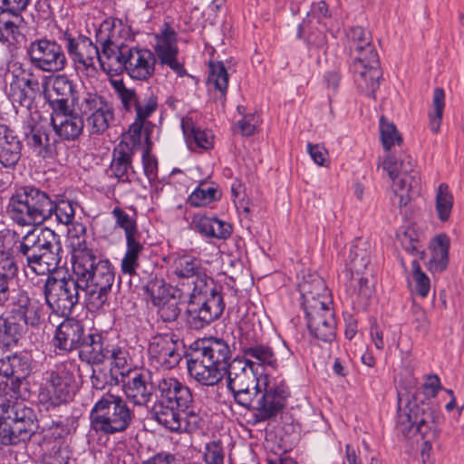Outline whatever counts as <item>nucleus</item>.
<instances>
[{
    "label": "nucleus",
    "mask_w": 464,
    "mask_h": 464,
    "mask_svg": "<svg viewBox=\"0 0 464 464\" xmlns=\"http://www.w3.org/2000/svg\"><path fill=\"white\" fill-rule=\"evenodd\" d=\"M91 381L92 387L96 390H103L108 385H111L114 382H118V380L113 377L112 372H107L106 371H103L101 368L92 369Z\"/></svg>",
    "instance_id": "obj_63"
},
{
    "label": "nucleus",
    "mask_w": 464,
    "mask_h": 464,
    "mask_svg": "<svg viewBox=\"0 0 464 464\" xmlns=\"http://www.w3.org/2000/svg\"><path fill=\"white\" fill-rule=\"evenodd\" d=\"M25 53L31 65L42 72H58L67 64L63 47L55 41L34 40L26 47Z\"/></svg>",
    "instance_id": "obj_14"
},
{
    "label": "nucleus",
    "mask_w": 464,
    "mask_h": 464,
    "mask_svg": "<svg viewBox=\"0 0 464 464\" xmlns=\"http://www.w3.org/2000/svg\"><path fill=\"white\" fill-rule=\"evenodd\" d=\"M208 85L209 91L216 92V98L224 102L228 86V73L222 62L209 63Z\"/></svg>",
    "instance_id": "obj_41"
},
{
    "label": "nucleus",
    "mask_w": 464,
    "mask_h": 464,
    "mask_svg": "<svg viewBox=\"0 0 464 464\" xmlns=\"http://www.w3.org/2000/svg\"><path fill=\"white\" fill-rule=\"evenodd\" d=\"M22 142L9 127L0 124V164L13 169L21 158Z\"/></svg>",
    "instance_id": "obj_31"
},
{
    "label": "nucleus",
    "mask_w": 464,
    "mask_h": 464,
    "mask_svg": "<svg viewBox=\"0 0 464 464\" xmlns=\"http://www.w3.org/2000/svg\"><path fill=\"white\" fill-rule=\"evenodd\" d=\"M148 118H139L136 115L135 121L130 126L128 132L124 135L121 142H125L135 153L136 149L142 143H149V122Z\"/></svg>",
    "instance_id": "obj_43"
},
{
    "label": "nucleus",
    "mask_w": 464,
    "mask_h": 464,
    "mask_svg": "<svg viewBox=\"0 0 464 464\" xmlns=\"http://www.w3.org/2000/svg\"><path fill=\"white\" fill-rule=\"evenodd\" d=\"M194 352L198 353L200 356L217 365L225 372L230 366L231 351L228 344L222 339L210 338L202 340L197 344Z\"/></svg>",
    "instance_id": "obj_29"
},
{
    "label": "nucleus",
    "mask_w": 464,
    "mask_h": 464,
    "mask_svg": "<svg viewBox=\"0 0 464 464\" xmlns=\"http://www.w3.org/2000/svg\"><path fill=\"white\" fill-rule=\"evenodd\" d=\"M79 366L73 360L55 365L46 373L45 382L39 392V401L49 407H56L69 401L75 390V372Z\"/></svg>",
    "instance_id": "obj_11"
},
{
    "label": "nucleus",
    "mask_w": 464,
    "mask_h": 464,
    "mask_svg": "<svg viewBox=\"0 0 464 464\" xmlns=\"http://www.w3.org/2000/svg\"><path fill=\"white\" fill-rule=\"evenodd\" d=\"M182 411L179 407L168 404L156 399L152 408V418L160 425L172 432L180 431V416Z\"/></svg>",
    "instance_id": "obj_38"
},
{
    "label": "nucleus",
    "mask_w": 464,
    "mask_h": 464,
    "mask_svg": "<svg viewBox=\"0 0 464 464\" xmlns=\"http://www.w3.org/2000/svg\"><path fill=\"white\" fill-rule=\"evenodd\" d=\"M27 145L40 157L53 158L57 152L59 142L50 136V133L42 126H29L25 132Z\"/></svg>",
    "instance_id": "obj_33"
},
{
    "label": "nucleus",
    "mask_w": 464,
    "mask_h": 464,
    "mask_svg": "<svg viewBox=\"0 0 464 464\" xmlns=\"http://www.w3.org/2000/svg\"><path fill=\"white\" fill-rule=\"evenodd\" d=\"M19 266L14 256L0 252V309L7 305L18 280Z\"/></svg>",
    "instance_id": "obj_28"
},
{
    "label": "nucleus",
    "mask_w": 464,
    "mask_h": 464,
    "mask_svg": "<svg viewBox=\"0 0 464 464\" xmlns=\"http://www.w3.org/2000/svg\"><path fill=\"white\" fill-rule=\"evenodd\" d=\"M134 416L133 410L122 397L106 392L94 402L90 412V422L94 431L113 435L125 431Z\"/></svg>",
    "instance_id": "obj_8"
},
{
    "label": "nucleus",
    "mask_w": 464,
    "mask_h": 464,
    "mask_svg": "<svg viewBox=\"0 0 464 464\" xmlns=\"http://www.w3.org/2000/svg\"><path fill=\"white\" fill-rule=\"evenodd\" d=\"M154 388L157 399L179 407L182 411L192 408L193 395L190 389L177 378L162 376L155 380Z\"/></svg>",
    "instance_id": "obj_19"
},
{
    "label": "nucleus",
    "mask_w": 464,
    "mask_h": 464,
    "mask_svg": "<svg viewBox=\"0 0 464 464\" xmlns=\"http://www.w3.org/2000/svg\"><path fill=\"white\" fill-rule=\"evenodd\" d=\"M183 412L185 417L180 416L179 432H193L200 428L201 418L193 409L189 408Z\"/></svg>",
    "instance_id": "obj_64"
},
{
    "label": "nucleus",
    "mask_w": 464,
    "mask_h": 464,
    "mask_svg": "<svg viewBox=\"0 0 464 464\" xmlns=\"http://www.w3.org/2000/svg\"><path fill=\"white\" fill-rule=\"evenodd\" d=\"M146 292L150 295L154 306L172 297L162 279H150L146 285Z\"/></svg>",
    "instance_id": "obj_56"
},
{
    "label": "nucleus",
    "mask_w": 464,
    "mask_h": 464,
    "mask_svg": "<svg viewBox=\"0 0 464 464\" xmlns=\"http://www.w3.org/2000/svg\"><path fill=\"white\" fill-rule=\"evenodd\" d=\"M249 361L235 358L227 369V388L235 401L253 411L255 424L271 420L285 407L289 394L285 385L267 375L256 377Z\"/></svg>",
    "instance_id": "obj_1"
},
{
    "label": "nucleus",
    "mask_w": 464,
    "mask_h": 464,
    "mask_svg": "<svg viewBox=\"0 0 464 464\" xmlns=\"http://www.w3.org/2000/svg\"><path fill=\"white\" fill-rule=\"evenodd\" d=\"M11 428V434L14 445L26 441L36 432L38 422L27 423L26 421H8Z\"/></svg>",
    "instance_id": "obj_53"
},
{
    "label": "nucleus",
    "mask_w": 464,
    "mask_h": 464,
    "mask_svg": "<svg viewBox=\"0 0 464 464\" xmlns=\"http://www.w3.org/2000/svg\"><path fill=\"white\" fill-rule=\"evenodd\" d=\"M55 233L50 228H34L23 237L19 246L18 253L25 257L26 263L44 247L50 246V243L55 239Z\"/></svg>",
    "instance_id": "obj_30"
},
{
    "label": "nucleus",
    "mask_w": 464,
    "mask_h": 464,
    "mask_svg": "<svg viewBox=\"0 0 464 464\" xmlns=\"http://www.w3.org/2000/svg\"><path fill=\"white\" fill-rule=\"evenodd\" d=\"M6 15L0 12V43L3 44L17 41L19 25L24 21L22 15H12V19L6 18Z\"/></svg>",
    "instance_id": "obj_48"
},
{
    "label": "nucleus",
    "mask_w": 464,
    "mask_h": 464,
    "mask_svg": "<svg viewBox=\"0 0 464 464\" xmlns=\"http://www.w3.org/2000/svg\"><path fill=\"white\" fill-rule=\"evenodd\" d=\"M399 409L397 416V429L404 436L420 434L423 439L421 450L423 463L430 464L425 454L431 448V442L438 436L436 414L427 403H417L416 401H409L402 406V399L399 396Z\"/></svg>",
    "instance_id": "obj_7"
},
{
    "label": "nucleus",
    "mask_w": 464,
    "mask_h": 464,
    "mask_svg": "<svg viewBox=\"0 0 464 464\" xmlns=\"http://www.w3.org/2000/svg\"><path fill=\"white\" fill-rule=\"evenodd\" d=\"M109 355L112 368L119 370V374L124 378L127 375V371H131L129 365L128 352L121 348H113L110 350Z\"/></svg>",
    "instance_id": "obj_60"
},
{
    "label": "nucleus",
    "mask_w": 464,
    "mask_h": 464,
    "mask_svg": "<svg viewBox=\"0 0 464 464\" xmlns=\"http://www.w3.org/2000/svg\"><path fill=\"white\" fill-rule=\"evenodd\" d=\"M123 31L121 21L112 17L101 24L97 38L102 46V55L107 59H115L132 80L148 81L154 74L156 56L149 49L121 42Z\"/></svg>",
    "instance_id": "obj_3"
},
{
    "label": "nucleus",
    "mask_w": 464,
    "mask_h": 464,
    "mask_svg": "<svg viewBox=\"0 0 464 464\" xmlns=\"http://www.w3.org/2000/svg\"><path fill=\"white\" fill-rule=\"evenodd\" d=\"M52 205L51 217L54 214L57 222L60 224H72L75 215V209L72 202L68 200H60L55 202L52 199Z\"/></svg>",
    "instance_id": "obj_55"
},
{
    "label": "nucleus",
    "mask_w": 464,
    "mask_h": 464,
    "mask_svg": "<svg viewBox=\"0 0 464 464\" xmlns=\"http://www.w3.org/2000/svg\"><path fill=\"white\" fill-rule=\"evenodd\" d=\"M204 464H225V450L220 440H213L205 445Z\"/></svg>",
    "instance_id": "obj_58"
},
{
    "label": "nucleus",
    "mask_w": 464,
    "mask_h": 464,
    "mask_svg": "<svg viewBox=\"0 0 464 464\" xmlns=\"http://www.w3.org/2000/svg\"><path fill=\"white\" fill-rule=\"evenodd\" d=\"M134 152L125 142H120L113 150L112 160L108 169L111 178L120 183H130L135 177L132 166Z\"/></svg>",
    "instance_id": "obj_27"
},
{
    "label": "nucleus",
    "mask_w": 464,
    "mask_h": 464,
    "mask_svg": "<svg viewBox=\"0 0 464 464\" xmlns=\"http://www.w3.org/2000/svg\"><path fill=\"white\" fill-rule=\"evenodd\" d=\"M7 305L10 307V314L14 319L20 320L25 325L32 327L41 324L44 304L40 300L30 297L26 290L14 289Z\"/></svg>",
    "instance_id": "obj_18"
},
{
    "label": "nucleus",
    "mask_w": 464,
    "mask_h": 464,
    "mask_svg": "<svg viewBox=\"0 0 464 464\" xmlns=\"http://www.w3.org/2000/svg\"><path fill=\"white\" fill-rule=\"evenodd\" d=\"M110 350L104 348L102 337L99 334H91L84 337L79 351V357L88 363H102L108 356Z\"/></svg>",
    "instance_id": "obj_39"
},
{
    "label": "nucleus",
    "mask_w": 464,
    "mask_h": 464,
    "mask_svg": "<svg viewBox=\"0 0 464 464\" xmlns=\"http://www.w3.org/2000/svg\"><path fill=\"white\" fill-rule=\"evenodd\" d=\"M303 298V305H327L330 304L328 290L324 281L318 276H310L299 285Z\"/></svg>",
    "instance_id": "obj_34"
},
{
    "label": "nucleus",
    "mask_w": 464,
    "mask_h": 464,
    "mask_svg": "<svg viewBox=\"0 0 464 464\" xmlns=\"http://www.w3.org/2000/svg\"><path fill=\"white\" fill-rule=\"evenodd\" d=\"M40 93V83L33 65L14 62L11 66V81L7 92L16 112L19 108L30 111Z\"/></svg>",
    "instance_id": "obj_12"
},
{
    "label": "nucleus",
    "mask_w": 464,
    "mask_h": 464,
    "mask_svg": "<svg viewBox=\"0 0 464 464\" xmlns=\"http://www.w3.org/2000/svg\"><path fill=\"white\" fill-rule=\"evenodd\" d=\"M181 128L188 145L193 144L203 150L213 147V135L210 131L198 128L191 118L186 117L181 121Z\"/></svg>",
    "instance_id": "obj_40"
},
{
    "label": "nucleus",
    "mask_w": 464,
    "mask_h": 464,
    "mask_svg": "<svg viewBox=\"0 0 464 464\" xmlns=\"http://www.w3.org/2000/svg\"><path fill=\"white\" fill-rule=\"evenodd\" d=\"M21 335L20 325L0 316V352L17 343Z\"/></svg>",
    "instance_id": "obj_50"
},
{
    "label": "nucleus",
    "mask_w": 464,
    "mask_h": 464,
    "mask_svg": "<svg viewBox=\"0 0 464 464\" xmlns=\"http://www.w3.org/2000/svg\"><path fill=\"white\" fill-rule=\"evenodd\" d=\"M61 40L76 70L92 72L96 69V61H99L101 66L104 69V62L99 49L90 38L83 35L73 36L72 34L65 32Z\"/></svg>",
    "instance_id": "obj_17"
},
{
    "label": "nucleus",
    "mask_w": 464,
    "mask_h": 464,
    "mask_svg": "<svg viewBox=\"0 0 464 464\" xmlns=\"http://www.w3.org/2000/svg\"><path fill=\"white\" fill-rule=\"evenodd\" d=\"M143 250L144 246L139 238L126 240V252L121 264L123 274L130 276L136 274V270L140 267L139 258Z\"/></svg>",
    "instance_id": "obj_44"
},
{
    "label": "nucleus",
    "mask_w": 464,
    "mask_h": 464,
    "mask_svg": "<svg viewBox=\"0 0 464 464\" xmlns=\"http://www.w3.org/2000/svg\"><path fill=\"white\" fill-rule=\"evenodd\" d=\"M72 271L84 294V303L90 312H97L107 304L114 284V268L107 259L93 253L80 254L72 261Z\"/></svg>",
    "instance_id": "obj_4"
},
{
    "label": "nucleus",
    "mask_w": 464,
    "mask_h": 464,
    "mask_svg": "<svg viewBox=\"0 0 464 464\" xmlns=\"http://www.w3.org/2000/svg\"><path fill=\"white\" fill-rule=\"evenodd\" d=\"M51 122L55 133L64 140H76L84 127L82 117L69 106L61 103L56 105V109H53Z\"/></svg>",
    "instance_id": "obj_21"
},
{
    "label": "nucleus",
    "mask_w": 464,
    "mask_h": 464,
    "mask_svg": "<svg viewBox=\"0 0 464 464\" xmlns=\"http://www.w3.org/2000/svg\"><path fill=\"white\" fill-rule=\"evenodd\" d=\"M111 215L115 219V226L121 228L125 233L126 240L139 238L137 220L134 216L129 215L124 209L116 207L112 209Z\"/></svg>",
    "instance_id": "obj_45"
},
{
    "label": "nucleus",
    "mask_w": 464,
    "mask_h": 464,
    "mask_svg": "<svg viewBox=\"0 0 464 464\" xmlns=\"http://www.w3.org/2000/svg\"><path fill=\"white\" fill-rule=\"evenodd\" d=\"M414 166V160L406 154L399 157L388 154L382 162V168L393 181L392 201L399 208L406 206L412 195L420 190V179Z\"/></svg>",
    "instance_id": "obj_9"
},
{
    "label": "nucleus",
    "mask_w": 464,
    "mask_h": 464,
    "mask_svg": "<svg viewBox=\"0 0 464 464\" xmlns=\"http://www.w3.org/2000/svg\"><path fill=\"white\" fill-rule=\"evenodd\" d=\"M444 106V91L441 88H436L433 92L432 107L429 113L430 128L434 133H437L440 130Z\"/></svg>",
    "instance_id": "obj_51"
},
{
    "label": "nucleus",
    "mask_w": 464,
    "mask_h": 464,
    "mask_svg": "<svg viewBox=\"0 0 464 464\" xmlns=\"http://www.w3.org/2000/svg\"><path fill=\"white\" fill-rule=\"evenodd\" d=\"M173 273L179 278H195L187 307V324L200 330L218 319L225 309L222 295L208 285L212 280L201 273V262L189 254L169 256Z\"/></svg>",
    "instance_id": "obj_2"
},
{
    "label": "nucleus",
    "mask_w": 464,
    "mask_h": 464,
    "mask_svg": "<svg viewBox=\"0 0 464 464\" xmlns=\"http://www.w3.org/2000/svg\"><path fill=\"white\" fill-rule=\"evenodd\" d=\"M411 276L414 282V290L420 297H426L430 289V280L421 270L418 260L411 261Z\"/></svg>",
    "instance_id": "obj_54"
},
{
    "label": "nucleus",
    "mask_w": 464,
    "mask_h": 464,
    "mask_svg": "<svg viewBox=\"0 0 464 464\" xmlns=\"http://www.w3.org/2000/svg\"><path fill=\"white\" fill-rule=\"evenodd\" d=\"M414 231L412 229H407L402 233L398 234V239L401 246L409 253H418L420 258L424 257V251L421 250V245L420 241L414 237Z\"/></svg>",
    "instance_id": "obj_62"
},
{
    "label": "nucleus",
    "mask_w": 464,
    "mask_h": 464,
    "mask_svg": "<svg viewBox=\"0 0 464 464\" xmlns=\"http://www.w3.org/2000/svg\"><path fill=\"white\" fill-rule=\"evenodd\" d=\"M82 324L75 319H66L55 330L53 345L63 353L80 349L84 340Z\"/></svg>",
    "instance_id": "obj_24"
},
{
    "label": "nucleus",
    "mask_w": 464,
    "mask_h": 464,
    "mask_svg": "<svg viewBox=\"0 0 464 464\" xmlns=\"http://www.w3.org/2000/svg\"><path fill=\"white\" fill-rule=\"evenodd\" d=\"M188 374L198 383L203 386H214L218 384L226 374L217 365H214L198 353H193L187 362Z\"/></svg>",
    "instance_id": "obj_26"
},
{
    "label": "nucleus",
    "mask_w": 464,
    "mask_h": 464,
    "mask_svg": "<svg viewBox=\"0 0 464 464\" xmlns=\"http://www.w3.org/2000/svg\"><path fill=\"white\" fill-rule=\"evenodd\" d=\"M380 132L383 148L390 150L395 144H400L401 137L398 133L393 123L389 122L384 117L380 120Z\"/></svg>",
    "instance_id": "obj_57"
},
{
    "label": "nucleus",
    "mask_w": 464,
    "mask_h": 464,
    "mask_svg": "<svg viewBox=\"0 0 464 464\" xmlns=\"http://www.w3.org/2000/svg\"><path fill=\"white\" fill-rule=\"evenodd\" d=\"M310 334L318 340L331 343L335 338L336 322L334 313L327 305L304 307Z\"/></svg>",
    "instance_id": "obj_20"
},
{
    "label": "nucleus",
    "mask_w": 464,
    "mask_h": 464,
    "mask_svg": "<svg viewBox=\"0 0 464 464\" xmlns=\"http://www.w3.org/2000/svg\"><path fill=\"white\" fill-rule=\"evenodd\" d=\"M4 415L8 421L38 422L34 411L22 401L8 404L4 411Z\"/></svg>",
    "instance_id": "obj_46"
},
{
    "label": "nucleus",
    "mask_w": 464,
    "mask_h": 464,
    "mask_svg": "<svg viewBox=\"0 0 464 464\" xmlns=\"http://www.w3.org/2000/svg\"><path fill=\"white\" fill-rule=\"evenodd\" d=\"M453 205L452 195L449 191V187L442 183L439 186L436 194V210L438 217L441 221L449 219Z\"/></svg>",
    "instance_id": "obj_52"
},
{
    "label": "nucleus",
    "mask_w": 464,
    "mask_h": 464,
    "mask_svg": "<svg viewBox=\"0 0 464 464\" xmlns=\"http://www.w3.org/2000/svg\"><path fill=\"white\" fill-rule=\"evenodd\" d=\"M221 193L216 187L201 183L189 195L188 202L193 207H205L220 198Z\"/></svg>",
    "instance_id": "obj_47"
},
{
    "label": "nucleus",
    "mask_w": 464,
    "mask_h": 464,
    "mask_svg": "<svg viewBox=\"0 0 464 464\" xmlns=\"http://www.w3.org/2000/svg\"><path fill=\"white\" fill-rule=\"evenodd\" d=\"M52 91L56 95V99L52 101V108L56 109V105H68L69 99L75 101L77 99L74 82L65 74H58L53 77L52 82Z\"/></svg>",
    "instance_id": "obj_42"
},
{
    "label": "nucleus",
    "mask_w": 464,
    "mask_h": 464,
    "mask_svg": "<svg viewBox=\"0 0 464 464\" xmlns=\"http://www.w3.org/2000/svg\"><path fill=\"white\" fill-rule=\"evenodd\" d=\"M450 241L447 235L440 234L434 237L430 246V257L426 264L431 273L443 272L449 264V249Z\"/></svg>",
    "instance_id": "obj_36"
},
{
    "label": "nucleus",
    "mask_w": 464,
    "mask_h": 464,
    "mask_svg": "<svg viewBox=\"0 0 464 464\" xmlns=\"http://www.w3.org/2000/svg\"><path fill=\"white\" fill-rule=\"evenodd\" d=\"M245 111L243 106H237V111L242 114L243 118L237 121V128L243 136H250L254 134L256 129L259 126L260 119L256 113L246 114Z\"/></svg>",
    "instance_id": "obj_59"
},
{
    "label": "nucleus",
    "mask_w": 464,
    "mask_h": 464,
    "mask_svg": "<svg viewBox=\"0 0 464 464\" xmlns=\"http://www.w3.org/2000/svg\"><path fill=\"white\" fill-rule=\"evenodd\" d=\"M80 108L87 115V128L91 134L100 135L106 131L114 120V110L107 100L97 92L83 94Z\"/></svg>",
    "instance_id": "obj_15"
},
{
    "label": "nucleus",
    "mask_w": 464,
    "mask_h": 464,
    "mask_svg": "<svg viewBox=\"0 0 464 464\" xmlns=\"http://www.w3.org/2000/svg\"><path fill=\"white\" fill-rule=\"evenodd\" d=\"M156 53L161 64L168 65L179 77L186 75L184 64L178 60L177 34L169 25L158 39Z\"/></svg>",
    "instance_id": "obj_23"
},
{
    "label": "nucleus",
    "mask_w": 464,
    "mask_h": 464,
    "mask_svg": "<svg viewBox=\"0 0 464 464\" xmlns=\"http://www.w3.org/2000/svg\"><path fill=\"white\" fill-rule=\"evenodd\" d=\"M346 39L353 57L351 68L354 81L362 92L374 98L382 73L372 35L362 26H353L346 33Z\"/></svg>",
    "instance_id": "obj_5"
},
{
    "label": "nucleus",
    "mask_w": 464,
    "mask_h": 464,
    "mask_svg": "<svg viewBox=\"0 0 464 464\" xmlns=\"http://www.w3.org/2000/svg\"><path fill=\"white\" fill-rule=\"evenodd\" d=\"M80 290L77 277L57 279L48 276L43 287L46 304L63 316H68L78 304Z\"/></svg>",
    "instance_id": "obj_13"
},
{
    "label": "nucleus",
    "mask_w": 464,
    "mask_h": 464,
    "mask_svg": "<svg viewBox=\"0 0 464 464\" xmlns=\"http://www.w3.org/2000/svg\"><path fill=\"white\" fill-rule=\"evenodd\" d=\"M32 371V360L27 353L20 352L0 359V375L21 382Z\"/></svg>",
    "instance_id": "obj_32"
},
{
    "label": "nucleus",
    "mask_w": 464,
    "mask_h": 464,
    "mask_svg": "<svg viewBox=\"0 0 464 464\" xmlns=\"http://www.w3.org/2000/svg\"><path fill=\"white\" fill-rule=\"evenodd\" d=\"M155 381L150 382V376L139 371H127L122 379V390L126 397L136 405H146L152 397Z\"/></svg>",
    "instance_id": "obj_22"
},
{
    "label": "nucleus",
    "mask_w": 464,
    "mask_h": 464,
    "mask_svg": "<svg viewBox=\"0 0 464 464\" xmlns=\"http://www.w3.org/2000/svg\"><path fill=\"white\" fill-rule=\"evenodd\" d=\"M370 256L365 242L353 245L350 249L346 263L345 276L347 278L346 289L354 299L362 305H367L373 295V285L370 282L368 266Z\"/></svg>",
    "instance_id": "obj_10"
},
{
    "label": "nucleus",
    "mask_w": 464,
    "mask_h": 464,
    "mask_svg": "<svg viewBox=\"0 0 464 464\" xmlns=\"http://www.w3.org/2000/svg\"><path fill=\"white\" fill-rule=\"evenodd\" d=\"M156 306L158 307V314L163 322H174L180 314L179 303L174 296Z\"/></svg>",
    "instance_id": "obj_61"
},
{
    "label": "nucleus",
    "mask_w": 464,
    "mask_h": 464,
    "mask_svg": "<svg viewBox=\"0 0 464 464\" xmlns=\"http://www.w3.org/2000/svg\"><path fill=\"white\" fill-rule=\"evenodd\" d=\"M72 226L69 230V237L73 249V260L77 259L80 254L93 253L86 246V227L80 222H72Z\"/></svg>",
    "instance_id": "obj_49"
},
{
    "label": "nucleus",
    "mask_w": 464,
    "mask_h": 464,
    "mask_svg": "<svg viewBox=\"0 0 464 464\" xmlns=\"http://www.w3.org/2000/svg\"><path fill=\"white\" fill-rule=\"evenodd\" d=\"M109 83L113 91L115 98L120 102V109L123 112L133 113L140 118H150L157 110L158 98L150 94L140 99L134 88L128 87L120 78H110Z\"/></svg>",
    "instance_id": "obj_16"
},
{
    "label": "nucleus",
    "mask_w": 464,
    "mask_h": 464,
    "mask_svg": "<svg viewBox=\"0 0 464 464\" xmlns=\"http://www.w3.org/2000/svg\"><path fill=\"white\" fill-rule=\"evenodd\" d=\"M241 345L243 360L249 361L253 369L256 365L273 369L277 366L276 356L270 346L262 343L245 344L243 343Z\"/></svg>",
    "instance_id": "obj_37"
},
{
    "label": "nucleus",
    "mask_w": 464,
    "mask_h": 464,
    "mask_svg": "<svg viewBox=\"0 0 464 464\" xmlns=\"http://www.w3.org/2000/svg\"><path fill=\"white\" fill-rule=\"evenodd\" d=\"M61 246L55 237L50 246L44 247L35 257L31 259L27 266L37 275H47L55 271L61 262Z\"/></svg>",
    "instance_id": "obj_35"
},
{
    "label": "nucleus",
    "mask_w": 464,
    "mask_h": 464,
    "mask_svg": "<svg viewBox=\"0 0 464 464\" xmlns=\"http://www.w3.org/2000/svg\"><path fill=\"white\" fill-rule=\"evenodd\" d=\"M53 208L50 195L34 186H22L14 189L8 199L6 211L17 225H41L51 218Z\"/></svg>",
    "instance_id": "obj_6"
},
{
    "label": "nucleus",
    "mask_w": 464,
    "mask_h": 464,
    "mask_svg": "<svg viewBox=\"0 0 464 464\" xmlns=\"http://www.w3.org/2000/svg\"><path fill=\"white\" fill-rule=\"evenodd\" d=\"M149 354L152 360L166 369L174 368L181 360L177 341L169 334L154 336L149 345Z\"/></svg>",
    "instance_id": "obj_25"
}]
</instances>
